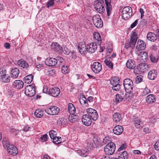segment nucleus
<instances>
[{"instance_id": "1", "label": "nucleus", "mask_w": 159, "mask_h": 159, "mask_svg": "<svg viewBox=\"0 0 159 159\" xmlns=\"http://www.w3.org/2000/svg\"><path fill=\"white\" fill-rule=\"evenodd\" d=\"M132 9L130 7H125L122 9L121 16L123 19L127 20H128L132 15Z\"/></svg>"}, {"instance_id": "2", "label": "nucleus", "mask_w": 159, "mask_h": 159, "mask_svg": "<svg viewBox=\"0 0 159 159\" xmlns=\"http://www.w3.org/2000/svg\"><path fill=\"white\" fill-rule=\"evenodd\" d=\"M116 149V146L113 142L109 143L105 147L104 151L105 153L107 155H111L114 152Z\"/></svg>"}, {"instance_id": "3", "label": "nucleus", "mask_w": 159, "mask_h": 159, "mask_svg": "<svg viewBox=\"0 0 159 159\" xmlns=\"http://www.w3.org/2000/svg\"><path fill=\"white\" fill-rule=\"evenodd\" d=\"M123 84L126 93H129L132 92L133 88V84L131 80L129 79H125Z\"/></svg>"}, {"instance_id": "4", "label": "nucleus", "mask_w": 159, "mask_h": 159, "mask_svg": "<svg viewBox=\"0 0 159 159\" xmlns=\"http://www.w3.org/2000/svg\"><path fill=\"white\" fill-rule=\"evenodd\" d=\"M92 20L94 25L97 28H101L103 25V22L100 16L96 15L93 17Z\"/></svg>"}, {"instance_id": "5", "label": "nucleus", "mask_w": 159, "mask_h": 159, "mask_svg": "<svg viewBox=\"0 0 159 159\" xmlns=\"http://www.w3.org/2000/svg\"><path fill=\"white\" fill-rule=\"evenodd\" d=\"M60 109L56 106H51L45 109V112L51 115H57L60 111Z\"/></svg>"}, {"instance_id": "6", "label": "nucleus", "mask_w": 159, "mask_h": 159, "mask_svg": "<svg viewBox=\"0 0 159 159\" xmlns=\"http://www.w3.org/2000/svg\"><path fill=\"white\" fill-rule=\"evenodd\" d=\"M88 115L93 120H96L98 118V115L97 111L92 108H89L87 109Z\"/></svg>"}, {"instance_id": "7", "label": "nucleus", "mask_w": 159, "mask_h": 159, "mask_svg": "<svg viewBox=\"0 0 159 159\" xmlns=\"http://www.w3.org/2000/svg\"><path fill=\"white\" fill-rule=\"evenodd\" d=\"M25 93L27 96L32 97L36 93L35 89L31 85H27L25 88Z\"/></svg>"}, {"instance_id": "8", "label": "nucleus", "mask_w": 159, "mask_h": 159, "mask_svg": "<svg viewBox=\"0 0 159 159\" xmlns=\"http://www.w3.org/2000/svg\"><path fill=\"white\" fill-rule=\"evenodd\" d=\"M91 67L93 71L96 73H99L102 69V65L98 62H94L91 65Z\"/></svg>"}, {"instance_id": "9", "label": "nucleus", "mask_w": 159, "mask_h": 159, "mask_svg": "<svg viewBox=\"0 0 159 159\" xmlns=\"http://www.w3.org/2000/svg\"><path fill=\"white\" fill-rule=\"evenodd\" d=\"M6 149L9 154L14 156H16L18 153L17 148L12 144Z\"/></svg>"}, {"instance_id": "10", "label": "nucleus", "mask_w": 159, "mask_h": 159, "mask_svg": "<svg viewBox=\"0 0 159 159\" xmlns=\"http://www.w3.org/2000/svg\"><path fill=\"white\" fill-rule=\"evenodd\" d=\"M94 7L100 13H102L105 11L104 7L100 2H96L94 5Z\"/></svg>"}, {"instance_id": "11", "label": "nucleus", "mask_w": 159, "mask_h": 159, "mask_svg": "<svg viewBox=\"0 0 159 159\" xmlns=\"http://www.w3.org/2000/svg\"><path fill=\"white\" fill-rule=\"evenodd\" d=\"M78 48L79 52L81 54H85L88 49V48L86 46V43L84 41L80 42L79 43Z\"/></svg>"}, {"instance_id": "12", "label": "nucleus", "mask_w": 159, "mask_h": 159, "mask_svg": "<svg viewBox=\"0 0 159 159\" xmlns=\"http://www.w3.org/2000/svg\"><path fill=\"white\" fill-rule=\"evenodd\" d=\"M81 120L83 124L87 126H89L92 123V119L87 114L84 115L83 116Z\"/></svg>"}, {"instance_id": "13", "label": "nucleus", "mask_w": 159, "mask_h": 159, "mask_svg": "<svg viewBox=\"0 0 159 159\" xmlns=\"http://www.w3.org/2000/svg\"><path fill=\"white\" fill-rule=\"evenodd\" d=\"M57 63V59L54 58H48L45 61V64L49 66H55Z\"/></svg>"}, {"instance_id": "14", "label": "nucleus", "mask_w": 159, "mask_h": 159, "mask_svg": "<svg viewBox=\"0 0 159 159\" xmlns=\"http://www.w3.org/2000/svg\"><path fill=\"white\" fill-rule=\"evenodd\" d=\"M146 46L145 43L143 41L139 40L136 46V52L144 50Z\"/></svg>"}, {"instance_id": "15", "label": "nucleus", "mask_w": 159, "mask_h": 159, "mask_svg": "<svg viewBox=\"0 0 159 159\" xmlns=\"http://www.w3.org/2000/svg\"><path fill=\"white\" fill-rule=\"evenodd\" d=\"M60 93L59 88L57 87H54L50 89V95L54 97H57Z\"/></svg>"}, {"instance_id": "16", "label": "nucleus", "mask_w": 159, "mask_h": 159, "mask_svg": "<svg viewBox=\"0 0 159 159\" xmlns=\"http://www.w3.org/2000/svg\"><path fill=\"white\" fill-rule=\"evenodd\" d=\"M123 131V127L120 125H117L113 129V133L117 135L121 134Z\"/></svg>"}, {"instance_id": "17", "label": "nucleus", "mask_w": 159, "mask_h": 159, "mask_svg": "<svg viewBox=\"0 0 159 159\" xmlns=\"http://www.w3.org/2000/svg\"><path fill=\"white\" fill-rule=\"evenodd\" d=\"M97 48V46L96 43H91L89 45L87 52L90 53H93L95 52Z\"/></svg>"}, {"instance_id": "18", "label": "nucleus", "mask_w": 159, "mask_h": 159, "mask_svg": "<svg viewBox=\"0 0 159 159\" xmlns=\"http://www.w3.org/2000/svg\"><path fill=\"white\" fill-rule=\"evenodd\" d=\"M138 39V34L135 32L132 31L131 33L130 41L131 42L132 44L135 45Z\"/></svg>"}, {"instance_id": "19", "label": "nucleus", "mask_w": 159, "mask_h": 159, "mask_svg": "<svg viewBox=\"0 0 159 159\" xmlns=\"http://www.w3.org/2000/svg\"><path fill=\"white\" fill-rule=\"evenodd\" d=\"M13 85L17 89H20L23 87L24 83L21 80H16L13 83Z\"/></svg>"}, {"instance_id": "20", "label": "nucleus", "mask_w": 159, "mask_h": 159, "mask_svg": "<svg viewBox=\"0 0 159 159\" xmlns=\"http://www.w3.org/2000/svg\"><path fill=\"white\" fill-rule=\"evenodd\" d=\"M105 4L106 5V9L107 15L108 16H109L111 13V6L110 4V0H104Z\"/></svg>"}, {"instance_id": "21", "label": "nucleus", "mask_w": 159, "mask_h": 159, "mask_svg": "<svg viewBox=\"0 0 159 159\" xmlns=\"http://www.w3.org/2000/svg\"><path fill=\"white\" fill-rule=\"evenodd\" d=\"M93 38L95 41L99 45L102 43V39L101 35L100 34L97 32H95L93 34Z\"/></svg>"}, {"instance_id": "22", "label": "nucleus", "mask_w": 159, "mask_h": 159, "mask_svg": "<svg viewBox=\"0 0 159 159\" xmlns=\"http://www.w3.org/2000/svg\"><path fill=\"white\" fill-rule=\"evenodd\" d=\"M51 47L52 49L56 52L62 50V47L57 42L52 43Z\"/></svg>"}, {"instance_id": "23", "label": "nucleus", "mask_w": 159, "mask_h": 159, "mask_svg": "<svg viewBox=\"0 0 159 159\" xmlns=\"http://www.w3.org/2000/svg\"><path fill=\"white\" fill-rule=\"evenodd\" d=\"M126 65L128 68L130 69H134L136 66L135 61L131 59H129L128 60Z\"/></svg>"}, {"instance_id": "24", "label": "nucleus", "mask_w": 159, "mask_h": 159, "mask_svg": "<svg viewBox=\"0 0 159 159\" xmlns=\"http://www.w3.org/2000/svg\"><path fill=\"white\" fill-rule=\"evenodd\" d=\"M147 39L151 41L154 42L157 39V37L154 33L149 32L147 34Z\"/></svg>"}, {"instance_id": "25", "label": "nucleus", "mask_w": 159, "mask_h": 159, "mask_svg": "<svg viewBox=\"0 0 159 159\" xmlns=\"http://www.w3.org/2000/svg\"><path fill=\"white\" fill-rule=\"evenodd\" d=\"M0 79L3 82L8 83L10 82L11 77L9 75L5 74L1 76Z\"/></svg>"}, {"instance_id": "26", "label": "nucleus", "mask_w": 159, "mask_h": 159, "mask_svg": "<svg viewBox=\"0 0 159 159\" xmlns=\"http://www.w3.org/2000/svg\"><path fill=\"white\" fill-rule=\"evenodd\" d=\"M157 76V72L155 70H150L148 74V78L151 80H154Z\"/></svg>"}, {"instance_id": "27", "label": "nucleus", "mask_w": 159, "mask_h": 159, "mask_svg": "<svg viewBox=\"0 0 159 159\" xmlns=\"http://www.w3.org/2000/svg\"><path fill=\"white\" fill-rule=\"evenodd\" d=\"M113 121L116 123L119 122L121 119V116L119 113H115L113 115Z\"/></svg>"}, {"instance_id": "28", "label": "nucleus", "mask_w": 159, "mask_h": 159, "mask_svg": "<svg viewBox=\"0 0 159 159\" xmlns=\"http://www.w3.org/2000/svg\"><path fill=\"white\" fill-rule=\"evenodd\" d=\"M79 119L78 116L75 115H70L69 116V120L71 122H75L78 121Z\"/></svg>"}, {"instance_id": "29", "label": "nucleus", "mask_w": 159, "mask_h": 159, "mask_svg": "<svg viewBox=\"0 0 159 159\" xmlns=\"http://www.w3.org/2000/svg\"><path fill=\"white\" fill-rule=\"evenodd\" d=\"M19 73V71L17 68L12 69L11 71V76L13 78H17L18 76Z\"/></svg>"}, {"instance_id": "30", "label": "nucleus", "mask_w": 159, "mask_h": 159, "mask_svg": "<svg viewBox=\"0 0 159 159\" xmlns=\"http://www.w3.org/2000/svg\"><path fill=\"white\" fill-rule=\"evenodd\" d=\"M155 100L154 96L153 94H149L146 98V101L149 103H152Z\"/></svg>"}, {"instance_id": "31", "label": "nucleus", "mask_w": 159, "mask_h": 159, "mask_svg": "<svg viewBox=\"0 0 159 159\" xmlns=\"http://www.w3.org/2000/svg\"><path fill=\"white\" fill-rule=\"evenodd\" d=\"M68 111L70 114H73L75 112V108L72 103L68 104Z\"/></svg>"}, {"instance_id": "32", "label": "nucleus", "mask_w": 159, "mask_h": 159, "mask_svg": "<svg viewBox=\"0 0 159 159\" xmlns=\"http://www.w3.org/2000/svg\"><path fill=\"white\" fill-rule=\"evenodd\" d=\"M118 157L119 159H127L128 157L127 153L125 151L120 152L118 153Z\"/></svg>"}, {"instance_id": "33", "label": "nucleus", "mask_w": 159, "mask_h": 159, "mask_svg": "<svg viewBox=\"0 0 159 159\" xmlns=\"http://www.w3.org/2000/svg\"><path fill=\"white\" fill-rule=\"evenodd\" d=\"M33 76L32 75H27L24 78L25 82L27 84H30L32 81Z\"/></svg>"}, {"instance_id": "34", "label": "nucleus", "mask_w": 159, "mask_h": 159, "mask_svg": "<svg viewBox=\"0 0 159 159\" xmlns=\"http://www.w3.org/2000/svg\"><path fill=\"white\" fill-rule=\"evenodd\" d=\"M77 153L80 156L83 157H86L88 154V152L87 150H79L77 151Z\"/></svg>"}, {"instance_id": "35", "label": "nucleus", "mask_w": 159, "mask_h": 159, "mask_svg": "<svg viewBox=\"0 0 159 159\" xmlns=\"http://www.w3.org/2000/svg\"><path fill=\"white\" fill-rule=\"evenodd\" d=\"M17 64L19 66L23 68H27L28 66V64L25 61L21 60L18 61Z\"/></svg>"}, {"instance_id": "36", "label": "nucleus", "mask_w": 159, "mask_h": 159, "mask_svg": "<svg viewBox=\"0 0 159 159\" xmlns=\"http://www.w3.org/2000/svg\"><path fill=\"white\" fill-rule=\"evenodd\" d=\"M3 144L4 148L6 149L11 144L9 143L8 138L4 137L3 139Z\"/></svg>"}, {"instance_id": "37", "label": "nucleus", "mask_w": 159, "mask_h": 159, "mask_svg": "<svg viewBox=\"0 0 159 159\" xmlns=\"http://www.w3.org/2000/svg\"><path fill=\"white\" fill-rule=\"evenodd\" d=\"M79 102L81 105H83L84 106H87L88 105V103H87V100L84 97L82 96L79 99Z\"/></svg>"}, {"instance_id": "38", "label": "nucleus", "mask_w": 159, "mask_h": 159, "mask_svg": "<svg viewBox=\"0 0 159 159\" xmlns=\"http://www.w3.org/2000/svg\"><path fill=\"white\" fill-rule=\"evenodd\" d=\"M140 67L141 71L142 72H144L146 70H148L149 68L147 64L145 63H142L139 64Z\"/></svg>"}, {"instance_id": "39", "label": "nucleus", "mask_w": 159, "mask_h": 159, "mask_svg": "<svg viewBox=\"0 0 159 159\" xmlns=\"http://www.w3.org/2000/svg\"><path fill=\"white\" fill-rule=\"evenodd\" d=\"M119 79L116 78H112L110 80V83L113 86L116 85L117 84L119 83Z\"/></svg>"}, {"instance_id": "40", "label": "nucleus", "mask_w": 159, "mask_h": 159, "mask_svg": "<svg viewBox=\"0 0 159 159\" xmlns=\"http://www.w3.org/2000/svg\"><path fill=\"white\" fill-rule=\"evenodd\" d=\"M34 115L37 118H40L43 116V111L40 109H37L34 112Z\"/></svg>"}, {"instance_id": "41", "label": "nucleus", "mask_w": 159, "mask_h": 159, "mask_svg": "<svg viewBox=\"0 0 159 159\" xmlns=\"http://www.w3.org/2000/svg\"><path fill=\"white\" fill-rule=\"evenodd\" d=\"M137 54L140 57H142L143 60L144 59H146L148 57L147 53L146 52H137Z\"/></svg>"}, {"instance_id": "42", "label": "nucleus", "mask_w": 159, "mask_h": 159, "mask_svg": "<svg viewBox=\"0 0 159 159\" xmlns=\"http://www.w3.org/2000/svg\"><path fill=\"white\" fill-rule=\"evenodd\" d=\"M108 57L106 58V60L104 61V63L109 68L111 69H112L113 67V65L111 61L109 60Z\"/></svg>"}, {"instance_id": "43", "label": "nucleus", "mask_w": 159, "mask_h": 159, "mask_svg": "<svg viewBox=\"0 0 159 159\" xmlns=\"http://www.w3.org/2000/svg\"><path fill=\"white\" fill-rule=\"evenodd\" d=\"M135 45H134V46L132 44L131 42L130 41L128 42L127 43H125V48L126 49H129V48L133 49Z\"/></svg>"}, {"instance_id": "44", "label": "nucleus", "mask_w": 159, "mask_h": 159, "mask_svg": "<svg viewBox=\"0 0 159 159\" xmlns=\"http://www.w3.org/2000/svg\"><path fill=\"white\" fill-rule=\"evenodd\" d=\"M52 139H53V142L55 144H58L61 143V138L55 136Z\"/></svg>"}, {"instance_id": "45", "label": "nucleus", "mask_w": 159, "mask_h": 159, "mask_svg": "<svg viewBox=\"0 0 159 159\" xmlns=\"http://www.w3.org/2000/svg\"><path fill=\"white\" fill-rule=\"evenodd\" d=\"M135 125L137 128L142 127L143 125L142 122L139 120H136L135 121Z\"/></svg>"}, {"instance_id": "46", "label": "nucleus", "mask_w": 159, "mask_h": 159, "mask_svg": "<svg viewBox=\"0 0 159 159\" xmlns=\"http://www.w3.org/2000/svg\"><path fill=\"white\" fill-rule=\"evenodd\" d=\"M61 71L63 73L66 74L69 72V70L67 66L62 65L61 68Z\"/></svg>"}, {"instance_id": "47", "label": "nucleus", "mask_w": 159, "mask_h": 159, "mask_svg": "<svg viewBox=\"0 0 159 159\" xmlns=\"http://www.w3.org/2000/svg\"><path fill=\"white\" fill-rule=\"evenodd\" d=\"M66 120L63 118H59L57 121V124L59 125H64L65 122H66Z\"/></svg>"}, {"instance_id": "48", "label": "nucleus", "mask_w": 159, "mask_h": 159, "mask_svg": "<svg viewBox=\"0 0 159 159\" xmlns=\"http://www.w3.org/2000/svg\"><path fill=\"white\" fill-rule=\"evenodd\" d=\"M134 72L135 74H139L142 73L139 65L134 69Z\"/></svg>"}, {"instance_id": "49", "label": "nucleus", "mask_w": 159, "mask_h": 159, "mask_svg": "<svg viewBox=\"0 0 159 159\" xmlns=\"http://www.w3.org/2000/svg\"><path fill=\"white\" fill-rule=\"evenodd\" d=\"M123 100V97L120 95L117 94L116 96L115 100L117 102H120Z\"/></svg>"}, {"instance_id": "50", "label": "nucleus", "mask_w": 159, "mask_h": 159, "mask_svg": "<svg viewBox=\"0 0 159 159\" xmlns=\"http://www.w3.org/2000/svg\"><path fill=\"white\" fill-rule=\"evenodd\" d=\"M48 137L46 134L42 135L40 138L41 141L42 142L46 141L48 140Z\"/></svg>"}, {"instance_id": "51", "label": "nucleus", "mask_w": 159, "mask_h": 159, "mask_svg": "<svg viewBox=\"0 0 159 159\" xmlns=\"http://www.w3.org/2000/svg\"><path fill=\"white\" fill-rule=\"evenodd\" d=\"M150 57L151 61L153 62H156L158 60V58L157 56H155L152 55H151L150 56Z\"/></svg>"}, {"instance_id": "52", "label": "nucleus", "mask_w": 159, "mask_h": 159, "mask_svg": "<svg viewBox=\"0 0 159 159\" xmlns=\"http://www.w3.org/2000/svg\"><path fill=\"white\" fill-rule=\"evenodd\" d=\"M61 51L62 52L68 55L70 53V51L66 47H64V48H62V50H61Z\"/></svg>"}, {"instance_id": "53", "label": "nucleus", "mask_w": 159, "mask_h": 159, "mask_svg": "<svg viewBox=\"0 0 159 159\" xmlns=\"http://www.w3.org/2000/svg\"><path fill=\"white\" fill-rule=\"evenodd\" d=\"M150 91L149 89L148 88H145L143 89L142 92V94L143 95H146L150 93Z\"/></svg>"}, {"instance_id": "54", "label": "nucleus", "mask_w": 159, "mask_h": 159, "mask_svg": "<svg viewBox=\"0 0 159 159\" xmlns=\"http://www.w3.org/2000/svg\"><path fill=\"white\" fill-rule=\"evenodd\" d=\"M57 134L56 132L53 130H51L49 132V135L51 139H52L56 136Z\"/></svg>"}, {"instance_id": "55", "label": "nucleus", "mask_w": 159, "mask_h": 159, "mask_svg": "<svg viewBox=\"0 0 159 159\" xmlns=\"http://www.w3.org/2000/svg\"><path fill=\"white\" fill-rule=\"evenodd\" d=\"M120 85L119 84V83L116 85L112 86V88L113 90L115 91H118L120 88Z\"/></svg>"}, {"instance_id": "56", "label": "nucleus", "mask_w": 159, "mask_h": 159, "mask_svg": "<svg viewBox=\"0 0 159 159\" xmlns=\"http://www.w3.org/2000/svg\"><path fill=\"white\" fill-rule=\"evenodd\" d=\"M130 93H125V98L126 99L129 100L130 98H132V94H131Z\"/></svg>"}, {"instance_id": "57", "label": "nucleus", "mask_w": 159, "mask_h": 159, "mask_svg": "<svg viewBox=\"0 0 159 159\" xmlns=\"http://www.w3.org/2000/svg\"><path fill=\"white\" fill-rule=\"evenodd\" d=\"M54 4V0H50L47 4L48 7L53 5Z\"/></svg>"}, {"instance_id": "58", "label": "nucleus", "mask_w": 159, "mask_h": 159, "mask_svg": "<svg viewBox=\"0 0 159 159\" xmlns=\"http://www.w3.org/2000/svg\"><path fill=\"white\" fill-rule=\"evenodd\" d=\"M138 19L136 20L130 26V27L131 28H133L135 27L137 24L138 22Z\"/></svg>"}, {"instance_id": "59", "label": "nucleus", "mask_w": 159, "mask_h": 159, "mask_svg": "<svg viewBox=\"0 0 159 159\" xmlns=\"http://www.w3.org/2000/svg\"><path fill=\"white\" fill-rule=\"evenodd\" d=\"M154 148L157 150H159V140L157 141L155 143Z\"/></svg>"}, {"instance_id": "60", "label": "nucleus", "mask_w": 159, "mask_h": 159, "mask_svg": "<svg viewBox=\"0 0 159 159\" xmlns=\"http://www.w3.org/2000/svg\"><path fill=\"white\" fill-rule=\"evenodd\" d=\"M36 66L38 68H41L43 66V64L42 63L37 62L35 63Z\"/></svg>"}, {"instance_id": "61", "label": "nucleus", "mask_w": 159, "mask_h": 159, "mask_svg": "<svg viewBox=\"0 0 159 159\" xmlns=\"http://www.w3.org/2000/svg\"><path fill=\"white\" fill-rule=\"evenodd\" d=\"M43 92L45 93H48V94H50V89H48L47 87H44L43 88Z\"/></svg>"}, {"instance_id": "62", "label": "nucleus", "mask_w": 159, "mask_h": 159, "mask_svg": "<svg viewBox=\"0 0 159 159\" xmlns=\"http://www.w3.org/2000/svg\"><path fill=\"white\" fill-rule=\"evenodd\" d=\"M126 148V145L124 144H122L118 148V151L119 152L121 150L125 149Z\"/></svg>"}, {"instance_id": "63", "label": "nucleus", "mask_w": 159, "mask_h": 159, "mask_svg": "<svg viewBox=\"0 0 159 159\" xmlns=\"http://www.w3.org/2000/svg\"><path fill=\"white\" fill-rule=\"evenodd\" d=\"M9 94L11 96H12L14 93V90L12 89H9L8 90Z\"/></svg>"}, {"instance_id": "64", "label": "nucleus", "mask_w": 159, "mask_h": 159, "mask_svg": "<svg viewBox=\"0 0 159 159\" xmlns=\"http://www.w3.org/2000/svg\"><path fill=\"white\" fill-rule=\"evenodd\" d=\"M142 81V78L140 76H137L136 78V81L137 82L139 83Z\"/></svg>"}]
</instances>
